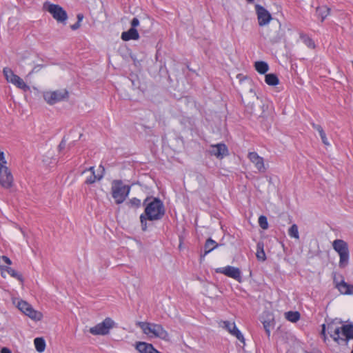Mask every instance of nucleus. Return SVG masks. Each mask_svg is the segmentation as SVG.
Returning a JSON list of instances; mask_svg holds the SVG:
<instances>
[{"label": "nucleus", "mask_w": 353, "mask_h": 353, "mask_svg": "<svg viewBox=\"0 0 353 353\" xmlns=\"http://www.w3.org/2000/svg\"><path fill=\"white\" fill-rule=\"evenodd\" d=\"M145 206L143 214L140 216L142 230H147V221L161 220L165 214V208L163 202L158 198L147 197L143 203Z\"/></svg>", "instance_id": "nucleus-1"}, {"label": "nucleus", "mask_w": 353, "mask_h": 353, "mask_svg": "<svg viewBox=\"0 0 353 353\" xmlns=\"http://www.w3.org/2000/svg\"><path fill=\"white\" fill-rule=\"evenodd\" d=\"M263 37L272 44L280 42L284 37V30L279 21H272L261 30Z\"/></svg>", "instance_id": "nucleus-2"}, {"label": "nucleus", "mask_w": 353, "mask_h": 353, "mask_svg": "<svg viewBox=\"0 0 353 353\" xmlns=\"http://www.w3.org/2000/svg\"><path fill=\"white\" fill-rule=\"evenodd\" d=\"M136 325L140 327L145 334L152 335L165 341H170L168 332L160 324L138 321Z\"/></svg>", "instance_id": "nucleus-3"}, {"label": "nucleus", "mask_w": 353, "mask_h": 353, "mask_svg": "<svg viewBox=\"0 0 353 353\" xmlns=\"http://www.w3.org/2000/svg\"><path fill=\"white\" fill-rule=\"evenodd\" d=\"M333 249L339 255V266L345 268L349 263L350 252L348 244L342 239H336L332 242Z\"/></svg>", "instance_id": "nucleus-4"}, {"label": "nucleus", "mask_w": 353, "mask_h": 353, "mask_svg": "<svg viewBox=\"0 0 353 353\" xmlns=\"http://www.w3.org/2000/svg\"><path fill=\"white\" fill-rule=\"evenodd\" d=\"M112 196L117 204L122 203L130 191V186L125 185L121 180H114L112 183Z\"/></svg>", "instance_id": "nucleus-5"}, {"label": "nucleus", "mask_w": 353, "mask_h": 353, "mask_svg": "<svg viewBox=\"0 0 353 353\" xmlns=\"http://www.w3.org/2000/svg\"><path fill=\"white\" fill-rule=\"evenodd\" d=\"M6 161L4 158V153L0 151V185L6 189H9L12 187L14 183L13 176L6 165Z\"/></svg>", "instance_id": "nucleus-6"}, {"label": "nucleus", "mask_w": 353, "mask_h": 353, "mask_svg": "<svg viewBox=\"0 0 353 353\" xmlns=\"http://www.w3.org/2000/svg\"><path fill=\"white\" fill-rule=\"evenodd\" d=\"M43 8L45 10L48 11L57 22L63 24L66 23L68 14L61 6L47 1L43 3Z\"/></svg>", "instance_id": "nucleus-7"}, {"label": "nucleus", "mask_w": 353, "mask_h": 353, "mask_svg": "<svg viewBox=\"0 0 353 353\" xmlns=\"http://www.w3.org/2000/svg\"><path fill=\"white\" fill-rule=\"evenodd\" d=\"M117 327V324L111 318L106 317L101 323L90 327L89 332L92 335L104 336L108 334L111 329Z\"/></svg>", "instance_id": "nucleus-8"}, {"label": "nucleus", "mask_w": 353, "mask_h": 353, "mask_svg": "<svg viewBox=\"0 0 353 353\" xmlns=\"http://www.w3.org/2000/svg\"><path fill=\"white\" fill-rule=\"evenodd\" d=\"M43 98L48 103L53 105L58 102L68 100L69 92L65 89L47 91L43 93Z\"/></svg>", "instance_id": "nucleus-9"}, {"label": "nucleus", "mask_w": 353, "mask_h": 353, "mask_svg": "<svg viewBox=\"0 0 353 353\" xmlns=\"http://www.w3.org/2000/svg\"><path fill=\"white\" fill-rule=\"evenodd\" d=\"M3 73L6 77V79L15 85L17 88L23 90V91H28L30 90V87L24 82V81L18 75L14 74L13 71L9 68H4Z\"/></svg>", "instance_id": "nucleus-10"}, {"label": "nucleus", "mask_w": 353, "mask_h": 353, "mask_svg": "<svg viewBox=\"0 0 353 353\" xmlns=\"http://www.w3.org/2000/svg\"><path fill=\"white\" fill-rule=\"evenodd\" d=\"M17 307L23 314L34 321H40L43 317L41 312L34 310L32 305L25 301H19L17 303Z\"/></svg>", "instance_id": "nucleus-11"}, {"label": "nucleus", "mask_w": 353, "mask_h": 353, "mask_svg": "<svg viewBox=\"0 0 353 353\" xmlns=\"http://www.w3.org/2000/svg\"><path fill=\"white\" fill-rule=\"evenodd\" d=\"M17 307L23 314L34 321H40L43 317L41 312L34 310L32 305L25 301H19L17 303Z\"/></svg>", "instance_id": "nucleus-12"}, {"label": "nucleus", "mask_w": 353, "mask_h": 353, "mask_svg": "<svg viewBox=\"0 0 353 353\" xmlns=\"http://www.w3.org/2000/svg\"><path fill=\"white\" fill-rule=\"evenodd\" d=\"M17 307L23 314L34 321H40L43 317L41 312L34 310L32 305L25 301H19L17 303Z\"/></svg>", "instance_id": "nucleus-13"}, {"label": "nucleus", "mask_w": 353, "mask_h": 353, "mask_svg": "<svg viewBox=\"0 0 353 353\" xmlns=\"http://www.w3.org/2000/svg\"><path fill=\"white\" fill-rule=\"evenodd\" d=\"M216 273L223 274L224 275L232 278L239 282H241V272L239 268L228 265L224 268H219L215 270Z\"/></svg>", "instance_id": "nucleus-14"}, {"label": "nucleus", "mask_w": 353, "mask_h": 353, "mask_svg": "<svg viewBox=\"0 0 353 353\" xmlns=\"http://www.w3.org/2000/svg\"><path fill=\"white\" fill-rule=\"evenodd\" d=\"M220 325L225 329L230 334L236 337L238 340L243 342L244 343L245 339L240 332V330L236 327L235 323L234 322H230L228 321H223L220 323Z\"/></svg>", "instance_id": "nucleus-15"}, {"label": "nucleus", "mask_w": 353, "mask_h": 353, "mask_svg": "<svg viewBox=\"0 0 353 353\" xmlns=\"http://www.w3.org/2000/svg\"><path fill=\"white\" fill-rule=\"evenodd\" d=\"M255 10L257 14L259 25L260 26H265L272 19L270 12L263 6L256 4L255 6Z\"/></svg>", "instance_id": "nucleus-16"}, {"label": "nucleus", "mask_w": 353, "mask_h": 353, "mask_svg": "<svg viewBox=\"0 0 353 353\" xmlns=\"http://www.w3.org/2000/svg\"><path fill=\"white\" fill-rule=\"evenodd\" d=\"M249 160L254 164L255 168L259 172H265L266 168L264 164V159L255 152H250L248 154Z\"/></svg>", "instance_id": "nucleus-17"}, {"label": "nucleus", "mask_w": 353, "mask_h": 353, "mask_svg": "<svg viewBox=\"0 0 353 353\" xmlns=\"http://www.w3.org/2000/svg\"><path fill=\"white\" fill-rule=\"evenodd\" d=\"M210 153L211 155H214L218 159H223L228 154V150L224 143H218L211 145Z\"/></svg>", "instance_id": "nucleus-18"}, {"label": "nucleus", "mask_w": 353, "mask_h": 353, "mask_svg": "<svg viewBox=\"0 0 353 353\" xmlns=\"http://www.w3.org/2000/svg\"><path fill=\"white\" fill-rule=\"evenodd\" d=\"M341 333L345 338L341 337V341L347 344L350 339H353V325H344L341 327Z\"/></svg>", "instance_id": "nucleus-19"}, {"label": "nucleus", "mask_w": 353, "mask_h": 353, "mask_svg": "<svg viewBox=\"0 0 353 353\" xmlns=\"http://www.w3.org/2000/svg\"><path fill=\"white\" fill-rule=\"evenodd\" d=\"M136 349L140 353H161L157 350L152 344L145 342L137 343Z\"/></svg>", "instance_id": "nucleus-20"}, {"label": "nucleus", "mask_w": 353, "mask_h": 353, "mask_svg": "<svg viewBox=\"0 0 353 353\" xmlns=\"http://www.w3.org/2000/svg\"><path fill=\"white\" fill-rule=\"evenodd\" d=\"M327 331L330 336L334 339V341L339 344L341 343V327L335 326L334 324H328Z\"/></svg>", "instance_id": "nucleus-21"}, {"label": "nucleus", "mask_w": 353, "mask_h": 353, "mask_svg": "<svg viewBox=\"0 0 353 353\" xmlns=\"http://www.w3.org/2000/svg\"><path fill=\"white\" fill-rule=\"evenodd\" d=\"M121 39L123 41L137 40L139 38V34L136 28H130L128 31L123 32L121 34Z\"/></svg>", "instance_id": "nucleus-22"}, {"label": "nucleus", "mask_w": 353, "mask_h": 353, "mask_svg": "<svg viewBox=\"0 0 353 353\" xmlns=\"http://www.w3.org/2000/svg\"><path fill=\"white\" fill-rule=\"evenodd\" d=\"M336 287L343 294H353V285H350L344 281L337 283Z\"/></svg>", "instance_id": "nucleus-23"}, {"label": "nucleus", "mask_w": 353, "mask_h": 353, "mask_svg": "<svg viewBox=\"0 0 353 353\" xmlns=\"http://www.w3.org/2000/svg\"><path fill=\"white\" fill-rule=\"evenodd\" d=\"M219 246V244L212 240V239H208L204 245V254L203 256H205L206 254H208L209 252L214 250L216 248Z\"/></svg>", "instance_id": "nucleus-24"}, {"label": "nucleus", "mask_w": 353, "mask_h": 353, "mask_svg": "<svg viewBox=\"0 0 353 353\" xmlns=\"http://www.w3.org/2000/svg\"><path fill=\"white\" fill-rule=\"evenodd\" d=\"M265 81L268 85L272 86L276 85L279 83V79L278 77L276 76V74L273 73L265 74Z\"/></svg>", "instance_id": "nucleus-25"}, {"label": "nucleus", "mask_w": 353, "mask_h": 353, "mask_svg": "<svg viewBox=\"0 0 353 353\" xmlns=\"http://www.w3.org/2000/svg\"><path fill=\"white\" fill-rule=\"evenodd\" d=\"M254 68L260 74H265L269 70L268 64L265 61H256L254 63Z\"/></svg>", "instance_id": "nucleus-26"}, {"label": "nucleus", "mask_w": 353, "mask_h": 353, "mask_svg": "<svg viewBox=\"0 0 353 353\" xmlns=\"http://www.w3.org/2000/svg\"><path fill=\"white\" fill-rule=\"evenodd\" d=\"M330 8L327 6H321L316 8V13L319 17L321 19V21L323 22L327 16L330 14Z\"/></svg>", "instance_id": "nucleus-27"}, {"label": "nucleus", "mask_w": 353, "mask_h": 353, "mask_svg": "<svg viewBox=\"0 0 353 353\" xmlns=\"http://www.w3.org/2000/svg\"><path fill=\"white\" fill-rule=\"evenodd\" d=\"M285 316L289 321L296 323L300 319V313L297 311H289L285 313Z\"/></svg>", "instance_id": "nucleus-28"}, {"label": "nucleus", "mask_w": 353, "mask_h": 353, "mask_svg": "<svg viewBox=\"0 0 353 353\" xmlns=\"http://www.w3.org/2000/svg\"><path fill=\"white\" fill-rule=\"evenodd\" d=\"M262 323L264 327V330L267 334L268 337L269 338L270 336V330L274 326V319H268V320L262 321Z\"/></svg>", "instance_id": "nucleus-29"}, {"label": "nucleus", "mask_w": 353, "mask_h": 353, "mask_svg": "<svg viewBox=\"0 0 353 353\" xmlns=\"http://www.w3.org/2000/svg\"><path fill=\"white\" fill-rule=\"evenodd\" d=\"M35 348L37 352H42L46 347V342L42 338H36L34 341Z\"/></svg>", "instance_id": "nucleus-30"}, {"label": "nucleus", "mask_w": 353, "mask_h": 353, "mask_svg": "<svg viewBox=\"0 0 353 353\" xmlns=\"http://www.w3.org/2000/svg\"><path fill=\"white\" fill-rule=\"evenodd\" d=\"M1 270L6 271L11 276L17 279L21 282H23L22 276L14 269L10 267H2Z\"/></svg>", "instance_id": "nucleus-31"}, {"label": "nucleus", "mask_w": 353, "mask_h": 353, "mask_svg": "<svg viewBox=\"0 0 353 353\" xmlns=\"http://www.w3.org/2000/svg\"><path fill=\"white\" fill-rule=\"evenodd\" d=\"M288 234L296 239H299V234L298 226L296 224H293L288 230Z\"/></svg>", "instance_id": "nucleus-32"}, {"label": "nucleus", "mask_w": 353, "mask_h": 353, "mask_svg": "<svg viewBox=\"0 0 353 353\" xmlns=\"http://www.w3.org/2000/svg\"><path fill=\"white\" fill-rule=\"evenodd\" d=\"M103 177V175H96L94 172H92L91 175L88 177L85 180L86 184H92L94 183L97 180H100Z\"/></svg>", "instance_id": "nucleus-33"}, {"label": "nucleus", "mask_w": 353, "mask_h": 353, "mask_svg": "<svg viewBox=\"0 0 353 353\" xmlns=\"http://www.w3.org/2000/svg\"><path fill=\"white\" fill-rule=\"evenodd\" d=\"M259 224L260 227L263 229L266 230L268 228V219L265 216L261 215L259 218Z\"/></svg>", "instance_id": "nucleus-34"}, {"label": "nucleus", "mask_w": 353, "mask_h": 353, "mask_svg": "<svg viewBox=\"0 0 353 353\" xmlns=\"http://www.w3.org/2000/svg\"><path fill=\"white\" fill-rule=\"evenodd\" d=\"M131 207L139 208L141 206V201L139 199L133 198L128 203Z\"/></svg>", "instance_id": "nucleus-35"}, {"label": "nucleus", "mask_w": 353, "mask_h": 353, "mask_svg": "<svg viewBox=\"0 0 353 353\" xmlns=\"http://www.w3.org/2000/svg\"><path fill=\"white\" fill-rule=\"evenodd\" d=\"M256 258L259 261H264L266 259L265 253L264 250H261L260 251L256 252Z\"/></svg>", "instance_id": "nucleus-36"}, {"label": "nucleus", "mask_w": 353, "mask_h": 353, "mask_svg": "<svg viewBox=\"0 0 353 353\" xmlns=\"http://www.w3.org/2000/svg\"><path fill=\"white\" fill-rule=\"evenodd\" d=\"M320 137H321V139L322 140V142L323 143V144L325 145H330V143L327 139V137H326V134L325 132H324V130L323 132H321V133L319 134Z\"/></svg>", "instance_id": "nucleus-37"}, {"label": "nucleus", "mask_w": 353, "mask_h": 353, "mask_svg": "<svg viewBox=\"0 0 353 353\" xmlns=\"http://www.w3.org/2000/svg\"><path fill=\"white\" fill-rule=\"evenodd\" d=\"M45 65L42 64L36 65L32 70V71L29 73V74H32L33 73L38 72L41 68H43Z\"/></svg>", "instance_id": "nucleus-38"}, {"label": "nucleus", "mask_w": 353, "mask_h": 353, "mask_svg": "<svg viewBox=\"0 0 353 353\" xmlns=\"http://www.w3.org/2000/svg\"><path fill=\"white\" fill-rule=\"evenodd\" d=\"M130 24L131 28H136V27L139 25V20L137 17H134L131 21Z\"/></svg>", "instance_id": "nucleus-39"}, {"label": "nucleus", "mask_w": 353, "mask_h": 353, "mask_svg": "<svg viewBox=\"0 0 353 353\" xmlns=\"http://www.w3.org/2000/svg\"><path fill=\"white\" fill-rule=\"evenodd\" d=\"M311 125L314 129H315L316 130H317L319 132V134L321 133V132L323 131V128L320 125L316 124L314 122H312Z\"/></svg>", "instance_id": "nucleus-40"}, {"label": "nucleus", "mask_w": 353, "mask_h": 353, "mask_svg": "<svg viewBox=\"0 0 353 353\" xmlns=\"http://www.w3.org/2000/svg\"><path fill=\"white\" fill-rule=\"evenodd\" d=\"M65 145H66V141H65V138H63L58 146L59 150L61 152L62 150H63L65 148Z\"/></svg>", "instance_id": "nucleus-41"}, {"label": "nucleus", "mask_w": 353, "mask_h": 353, "mask_svg": "<svg viewBox=\"0 0 353 353\" xmlns=\"http://www.w3.org/2000/svg\"><path fill=\"white\" fill-rule=\"evenodd\" d=\"M304 41H305V44L308 47H311V48H314V43L313 41L311 39L306 38Z\"/></svg>", "instance_id": "nucleus-42"}, {"label": "nucleus", "mask_w": 353, "mask_h": 353, "mask_svg": "<svg viewBox=\"0 0 353 353\" xmlns=\"http://www.w3.org/2000/svg\"><path fill=\"white\" fill-rule=\"evenodd\" d=\"M2 259L8 265H10L12 263L11 260L6 256H3Z\"/></svg>", "instance_id": "nucleus-43"}, {"label": "nucleus", "mask_w": 353, "mask_h": 353, "mask_svg": "<svg viewBox=\"0 0 353 353\" xmlns=\"http://www.w3.org/2000/svg\"><path fill=\"white\" fill-rule=\"evenodd\" d=\"M80 27V23L79 22H76L74 24L71 26V28L72 30H77Z\"/></svg>", "instance_id": "nucleus-44"}, {"label": "nucleus", "mask_w": 353, "mask_h": 353, "mask_svg": "<svg viewBox=\"0 0 353 353\" xmlns=\"http://www.w3.org/2000/svg\"><path fill=\"white\" fill-rule=\"evenodd\" d=\"M1 353H12L8 347H3L1 350Z\"/></svg>", "instance_id": "nucleus-45"}, {"label": "nucleus", "mask_w": 353, "mask_h": 353, "mask_svg": "<svg viewBox=\"0 0 353 353\" xmlns=\"http://www.w3.org/2000/svg\"><path fill=\"white\" fill-rule=\"evenodd\" d=\"M261 250H263V243H258L257 244V251H260Z\"/></svg>", "instance_id": "nucleus-46"}, {"label": "nucleus", "mask_w": 353, "mask_h": 353, "mask_svg": "<svg viewBox=\"0 0 353 353\" xmlns=\"http://www.w3.org/2000/svg\"><path fill=\"white\" fill-rule=\"evenodd\" d=\"M321 335H323L324 336V338L325 339V324H323L322 325Z\"/></svg>", "instance_id": "nucleus-47"}, {"label": "nucleus", "mask_w": 353, "mask_h": 353, "mask_svg": "<svg viewBox=\"0 0 353 353\" xmlns=\"http://www.w3.org/2000/svg\"><path fill=\"white\" fill-rule=\"evenodd\" d=\"M83 18V14H79L77 15V19H78L77 22H79L80 23V22L82 21Z\"/></svg>", "instance_id": "nucleus-48"}, {"label": "nucleus", "mask_w": 353, "mask_h": 353, "mask_svg": "<svg viewBox=\"0 0 353 353\" xmlns=\"http://www.w3.org/2000/svg\"><path fill=\"white\" fill-rule=\"evenodd\" d=\"M88 171H90L91 172V174L92 173V172H94V167L92 166L90 167V168H88Z\"/></svg>", "instance_id": "nucleus-49"}, {"label": "nucleus", "mask_w": 353, "mask_h": 353, "mask_svg": "<svg viewBox=\"0 0 353 353\" xmlns=\"http://www.w3.org/2000/svg\"><path fill=\"white\" fill-rule=\"evenodd\" d=\"M248 2H252L254 0H247Z\"/></svg>", "instance_id": "nucleus-50"}, {"label": "nucleus", "mask_w": 353, "mask_h": 353, "mask_svg": "<svg viewBox=\"0 0 353 353\" xmlns=\"http://www.w3.org/2000/svg\"><path fill=\"white\" fill-rule=\"evenodd\" d=\"M132 83L133 85H134V83L133 81H132Z\"/></svg>", "instance_id": "nucleus-51"}, {"label": "nucleus", "mask_w": 353, "mask_h": 353, "mask_svg": "<svg viewBox=\"0 0 353 353\" xmlns=\"http://www.w3.org/2000/svg\"><path fill=\"white\" fill-rule=\"evenodd\" d=\"M100 168H103V171H104V168L102 167V165H100Z\"/></svg>", "instance_id": "nucleus-52"}]
</instances>
